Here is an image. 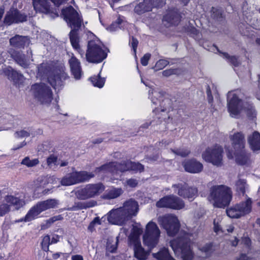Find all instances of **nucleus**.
<instances>
[{
	"label": "nucleus",
	"instance_id": "obj_1",
	"mask_svg": "<svg viewBox=\"0 0 260 260\" xmlns=\"http://www.w3.org/2000/svg\"><path fill=\"white\" fill-rule=\"evenodd\" d=\"M159 224L167 232L169 236L177 234L176 238L170 242V245L176 256L182 260H192L193 253L190 247L191 241L196 235L184 230H179L180 224L178 218L174 215L167 214L158 217Z\"/></svg>",
	"mask_w": 260,
	"mask_h": 260
},
{
	"label": "nucleus",
	"instance_id": "obj_2",
	"mask_svg": "<svg viewBox=\"0 0 260 260\" xmlns=\"http://www.w3.org/2000/svg\"><path fill=\"white\" fill-rule=\"evenodd\" d=\"M138 211V203L130 199L125 201L122 207L110 211L107 214V219L112 224L122 225L136 216Z\"/></svg>",
	"mask_w": 260,
	"mask_h": 260
},
{
	"label": "nucleus",
	"instance_id": "obj_3",
	"mask_svg": "<svg viewBox=\"0 0 260 260\" xmlns=\"http://www.w3.org/2000/svg\"><path fill=\"white\" fill-rule=\"evenodd\" d=\"M60 66H38L37 77L41 80L47 79L50 85L55 89L62 85V81L68 75Z\"/></svg>",
	"mask_w": 260,
	"mask_h": 260
},
{
	"label": "nucleus",
	"instance_id": "obj_4",
	"mask_svg": "<svg viewBox=\"0 0 260 260\" xmlns=\"http://www.w3.org/2000/svg\"><path fill=\"white\" fill-rule=\"evenodd\" d=\"M62 14L68 25L72 28L70 39L72 46L76 50L79 48L77 31L80 28L83 20L81 16L72 6L62 10Z\"/></svg>",
	"mask_w": 260,
	"mask_h": 260
},
{
	"label": "nucleus",
	"instance_id": "obj_5",
	"mask_svg": "<svg viewBox=\"0 0 260 260\" xmlns=\"http://www.w3.org/2000/svg\"><path fill=\"white\" fill-rule=\"evenodd\" d=\"M141 77V82H143L146 86H149L150 89L149 90V98L151 100L152 103L155 105L159 104V107H156L153 110V112L156 114L158 113L157 118L166 120V118L165 113H167L170 110V100L168 99L164 98L165 93L160 89L153 87V86H149L147 83L145 82L142 78L141 73H140Z\"/></svg>",
	"mask_w": 260,
	"mask_h": 260
},
{
	"label": "nucleus",
	"instance_id": "obj_6",
	"mask_svg": "<svg viewBox=\"0 0 260 260\" xmlns=\"http://www.w3.org/2000/svg\"><path fill=\"white\" fill-rule=\"evenodd\" d=\"M144 170V166L139 162H133L129 160L123 161L121 163L112 162L97 168L95 170V173H111L117 176L119 173L127 171L141 172Z\"/></svg>",
	"mask_w": 260,
	"mask_h": 260
},
{
	"label": "nucleus",
	"instance_id": "obj_7",
	"mask_svg": "<svg viewBox=\"0 0 260 260\" xmlns=\"http://www.w3.org/2000/svg\"><path fill=\"white\" fill-rule=\"evenodd\" d=\"M208 200L217 208H224L228 206L232 199L230 189L224 185H215L210 189Z\"/></svg>",
	"mask_w": 260,
	"mask_h": 260
},
{
	"label": "nucleus",
	"instance_id": "obj_8",
	"mask_svg": "<svg viewBox=\"0 0 260 260\" xmlns=\"http://www.w3.org/2000/svg\"><path fill=\"white\" fill-rule=\"evenodd\" d=\"M107 49L98 39L89 41L86 54L87 61L90 63H98L107 57Z\"/></svg>",
	"mask_w": 260,
	"mask_h": 260
},
{
	"label": "nucleus",
	"instance_id": "obj_9",
	"mask_svg": "<svg viewBox=\"0 0 260 260\" xmlns=\"http://www.w3.org/2000/svg\"><path fill=\"white\" fill-rule=\"evenodd\" d=\"M243 107L247 110V114L249 116L255 115V110L251 105H248L247 107L243 106L242 101L236 93L229 92L228 94V108L230 115L233 117H237Z\"/></svg>",
	"mask_w": 260,
	"mask_h": 260
},
{
	"label": "nucleus",
	"instance_id": "obj_10",
	"mask_svg": "<svg viewBox=\"0 0 260 260\" xmlns=\"http://www.w3.org/2000/svg\"><path fill=\"white\" fill-rule=\"evenodd\" d=\"M160 236V231L157 224L151 221L146 225L145 231L143 236L144 244L150 251L158 244Z\"/></svg>",
	"mask_w": 260,
	"mask_h": 260
},
{
	"label": "nucleus",
	"instance_id": "obj_11",
	"mask_svg": "<svg viewBox=\"0 0 260 260\" xmlns=\"http://www.w3.org/2000/svg\"><path fill=\"white\" fill-rule=\"evenodd\" d=\"M31 91L35 98L43 105H49L53 99V93L49 86L44 83L32 85Z\"/></svg>",
	"mask_w": 260,
	"mask_h": 260
},
{
	"label": "nucleus",
	"instance_id": "obj_12",
	"mask_svg": "<svg viewBox=\"0 0 260 260\" xmlns=\"http://www.w3.org/2000/svg\"><path fill=\"white\" fill-rule=\"evenodd\" d=\"M105 189L102 183L88 184L79 188L75 192L76 197L81 200H85L99 196Z\"/></svg>",
	"mask_w": 260,
	"mask_h": 260
},
{
	"label": "nucleus",
	"instance_id": "obj_13",
	"mask_svg": "<svg viewBox=\"0 0 260 260\" xmlns=\"http://www.w3.org/2000/svg\"><path fill=\"white\" fill-rule=\"evenodd\" d=\"M252 203L251 198H248L246 201L227 209V215L232 218H239L248 214L252 210Z\"/></svg>",
	"mask_w": 260,
	"mask_h": 260
},
{
	"label": "nucleus",
	"instance_id": "obj_14",
	"mask_svg": "<svg viewBox=\"0 0 260 260\" xmlns=\"http://www.w3.org/2000/svg\"><path fill=\"white\" fill-rule=\"evenodd\" d=\"M23 198L12 195L6 196L2 203L0 204V217L3 216L11 210L13 207L15 210H19L25 205Z\"/></svg>",
	"mask_w": 260,
	"mask_h": 260
},
{
	"label": "nucleus",
	"instance_id": "obj_15",
	"mask_svg": "<svg viewBox=\"0 0 260 260\" xmlns=\"http://www.w3.org/2000/svg\"><path fill=\"white\" fill-rule=\"evenodd\" d=\"M222 148L218 145L207 148L202 153V158L213 165L220 166L222 160Z\"/></svg>",
	"mask_w": 260,
	"mask_h": 260
},
{
	"label": "nucleus",
	"instance_id": "obj_16",
	"mask_svg": "<svg viewBox=\"0 0 260 260\" xmlns=\"http://www.w3.org/2000/svg\"><path fill=\"white\" fill-rule=\"evenodd\" d=\"M94 176L92 173L86 171L73 172L62 178L60 183L62 185L70 186L88 181Z\"/></svg>",
	"mask_w": 260,
	"mask_h": 260
},
{
	"label": "nucleus",
	"instance_id": "obj_17",
	"mask_svg": "<svg viewBox=\"0 0 260 260\" xmlns=\"http://www.w3.org/2000/svg\"><path fill=\"white\" fill-rule=\"evenodd\" d=\"M156 206L159 208L166 207L179 210L184 207L183 201L176 196H166L161 199L156 203Z\"/></svg>",
	"mask_w": 260,
	"mask_h": 260
},
{
	"label": "nucleus",
	"instance_id": "obj_18",
	"mask_svg": "<svg viewBox=\"0 0 260 260\" xmlns=\"http://www.w3.org/2000/svg\"><path fill=\"white\" fill-rule=\"evenodd\" d=\"M174 191L181 197L192 201L197 196L198 189L196 187H189L185 183L173 185Z\"/></svg>",
	"mask_w": 260,
	"mask_h": 260
},
{
	"label": "nucleus",
	"instance_id": "obj_19",
	"mask_svg": "<svg viewBox=\"0 0 260 260\" xmlns=\"http://www.w3.org/2000/svg\"><path fill=\"white\" fill-rule=\"evenodd\" d=\"M1 75H4L12 81L14 84L17 87H20L23 85L25 81L24 76L20 73L14 70L11 66L5 67L0 72Z\"/></svg>",
	"mask_w": 260,
	"mask_h": 260
},
{
	"label": "nucleus",
	"instance_id": "obj_20",
	"mask_svg": "<svg viewBox=\"0 0 260 260\" xmlns=\"http://www.w3.org/2000/svg\"><path fill=\"white\" fill-rule=\"evenodd\" d=\"M27 16L17 9H11L7 12L4 18L5 24L10 25L26 21Z\"/></svg>",
	"mask_w": 260,
	"mask_h": 260
},
{
	"label": "nucleus",
	"instance_id": "obj_21",
	"mask_svg": "<svg viewBox=\"0 0 260 260\" xmlns=\"http://www.w3.org/2000/svg\"><path fill=\"white\" fill-rule=\"evenodd\" d=\"M162 0H143L135 6L134 11L141 15L151 11L153 8L162 6Z\"/></svg>",
	"mask_w": 260,
	"mask_h": 260
},
{
	"label": "nucleus",
	"instance_id": "obj_22",
	"mask_svg": "<svg viewBox=\"0 0 260 260\" xmlns=\"http://www.w3.org/2000/svg\"><path fill=\"white\" fill-rule=\"evenodd\" d=\"M250 153L245 148L234 151V155L229 151L227 154L229 158L235 157L236 162L240 165H248L250 162Z\"/></svg>",
	"mask_w": 260,
	"mask_h": 260
},
{
	"label": "nucleus",
	"instance_id": "obj_23",
	"mask_svg": "<svg viewBox=\"0 0 260 260\" xmlns=\"http://www.w3.org/2000/svg\"><path fill=\"white\" fill-rule=\"evenodd\" d=\"M183 166L185 170L190 173H199L203 170V164L194 158L184 160Z\"/></svg>",
	"mask_w": 260,
	"mask_h": 260
},
{
	"label": "nucleus",
	"instance_id": "obj_24",
	"mask_svg": "<svg viewBox=\"0 0 260 260\" xmlns=\"http://www.w3.org/2000/svg\"><path fill=\"white\" fill-rule=\"evenodd\" d=\"M180 20V16L178 10L174 9L169 10L167 14L164 16L162 21L164 24L169 27L171 25L178 24Z\"/></svg>",
	"mask_w": 260,
	"mask_h": 260
},
{
	"label": "nucleus",
	"instance_id": "obj_25",
	"mask_svg": "<svg viewBox=\"0 0 260 260\" xmlns=\"http://www.w3.org/2000/svg\"><path fill=\"white\" fill-rule=\"evenodd\" d=\"M230 139L234 151L245 148V136L242 133L237 132L233 135H230Z\"/></svg>",
	"mask_w": 260,
	"mask_h": 260
},
{
	"label": "nucleus",
	"instance_id": "obj_26",
	"mask_svg": "<svg viewBox=\"0 0 260 260\" xmlns=\"http://www.w3.org/2000/svg\"><path fill=\"white\" fill-rule=\"evenodd\" d=\"M129 244L133 247L135 256L139 260H145L149 254V251H147L142 247L140 241H134Z\"/></svg>",
	"mask_w": 260,
	"mask_h": 260
},
{
	"label": "nucleus",
	"instance_id": "obj_27",
	"mask_svg": "<svg viewBox=\"0 0 260 260\" xmlns=\"http://www.w3.org/2000/svg\"><path fill=\"white\" fill-rule=\"evenodd\" d=\"M10 45L15 48H21L29 44V38L27 36L15 35L10 39Z\"/></svg>",
	"mask_w": 260,
	"mask_h": 260
},
{
	"label": "nucleus",
	"instance_id": "obj_28",
	"mask_svg": "<svg viewBox=\"0 0 260 260\" xmlns=\"http://www.w3.org/2000/svg\"><path fill=\"white\" fill-rule=\"evenodd\" d=\"M32 3L37 12L46 14L51 12L50 3L47 0H32Z\"/></svg>",
	"mask_w": 260,
	"mask_h": 260
},
{
	"label": "nucleus",
	"instance_id": "obj_29",
	"mask_svg": "<svg viewBox=\"0 0 260 260\" xmlns=\"http://www.w3.org/2000/svg\"><path fill=\"white\" fill-rule=\"evenodd\" d=\"M247 141L251 149L253 151L260 150V134L255 131L250 134L247 138Z\"/></svg>",
	"mask_w": 260,
	"mask_h": 260
},
{
	"label": "nucleus",
	"instance_id": "obj_30",
	"mask_svg": "<svg viewBox=\"0 0 260 260\" xmlns=\"http://www.w3.org/2000/svg\"><path fill=\"white\" fill-rule=\"evenodd\" d=\"M210 51L215 53H216V51H217L219 53L221 57L226 59L229 63H232L233 65L240 63L238 57L234 55H230L226 52H221L215 46H212L210 49Z\"/></svg>",
	"mask_w": 260,
	"mask_h": 260
},
{
	"label": "nucleus",
	"instance_id": "obj_31",
	"mask_svg": "<svg viewBox=\"0 0 260 260\" xmlns=\"http://www.w3.org/2000/svg\"><path fill=\"white\" fill-rule=\"evenodd\" d=\"M59 204V201L56 199H49L38 203L37 205L41 213L46 210L55 208Z\"/></svg>",
	"mask_w": 260,
	"mask_h": 260
},
{
	"label": "nucleus",
	"instance_id": "obj_32",
	"mask_svg": "<svg viewBox=\"0 0 260 260\" xmlns=\"http://www.w3.org/2000/svg\"><path fill=\"white\" fill-rule=\"evenodd\" d=\"M97 202L94 200H90L85 202H80L75 203L74 205L71 207L68 208V210L76 211L81 209H85L93 207L96 206Z\"/></svg>",
	"mask_w": 260,
	"mask_h": 260
},
{
	"label": "nucleus",
	"instance_id": "obj_33",
	"mask_svg": "<svg viewBox=\"0 0 260 260\" xmlns=\"http://www.w3.org/2000/svg\"><path fill=\"white\" fill-rule=\"evenodd\" d=\"M153 256L157 260H175L170 254L167 248L163 247L156 253H152Z\"/></svg>",
	"mask_w": 260,
	"mask_h": 260
},
{
	"label": "nucleus",
	"instance_id": "obj_34",
	"mask_svg": "<svg viewBox=\"0 0 260 260\" xmlns=\"http://www.w3.org/2000/svg\"><path fill=\"white\" fill-rule=\"evenodd\" d=\"M143 232V228L140 223H136L133 225L132 233L129 237V243H134L137 240L140 241V235Z\"/></svg>",
	"mask_w": 260,
	"mask_h": 260
},
{
	"label": "nucleus",
	"instance_id": "obj_35",
	"mask_svg": "<svg viewBox=\"0 0 260 260\" xmlns=\"http://www.w3.org/2000/svg\"><path fill=\"white\" fill-rule=\"evenodd\" d=\"M123 193V190L120 188H114L107 190L104 196V198L107 199H113L119 197Z\"/></svg>",
	"mask_w": 260,
	"mask_h": 260
},
{
	"label": "nucleus",
	"instance_id": "obj_36",
	"mask_svg": "<svg viewBox=\"0 0 260 260\" xmlns=\"http://www.w3.org/2000/svg\"><path fill=\"white\" fill-rule=\"evenodd\" d=\"M41 213L40 211L37 207V205L32 207L25 215V219L28 222L37 218L38 216Z\"/></svg>",
	"mask_w": 260,
	"mask_h": 260
},
{
	"label": "nucleus",
	"instance_id": "obj_37",
	"mask_svg": "<svg viewBox=\"0 0 260 260\" xmlns=\"http://www.w3.org/2000/svg\"><path fill=\"white\" fill-rule=\"evenodd\" d=\"M54 179V176H43L39 177L37 179V182L39 183L38 189L39 187L44 188L45 186L49 183H52Z\"/></svg>",
	"mask_w": 260,
	"mask_h": 260
},
{
	"label": "nucleus",
	"instance_id": "obj_38",
	"mask_svg": "<svg viewBox=\"0 0 260 260\" xmlns=\"http://www.w3.org/2000/svg\"><path fill=\"white\" fill-rule=\"evenodd\" d=\"M100 74V73L97 76L90 77V80L94 86L101 88L105 85V79L101 78Z\"/></svg>",
	"mask_w": 260,
	"mask_h": 260
},
{
	"label": "nucleus",
	"instance_id": "obj_39",
	"mask_svg": "<svg viewBox=\"0 0 260 260\" xmlns=\"http://www.w3.org/2000/svg\"><path fill=\"white\" fill-rule=\"evenodd\" d=\"M125 22L122 19L119 17L117 20L113 22L109 26H108L107 29L111 32L117 30L118 28H122L125 24Z\"/></svg>",
	"mask_w": 260,
	"mask_h": 260
},
{
	"label": "nucleus",
	"instance_id": "obj_40",
	"mask_svg": "<svg viewBox=\"0 0 260 260\" xmlns=\"http://www.w3.org/2000/svg\"><path fill=\"white\" fill-rule=\"evenodd\" d=\"M237 190L244 194L248 188V185L244 179H239L236 184Z\"/></svg>",
	"mask_w": 260,
	"mask_h": 260
},
{
	"label": "nucleus",
	"instance_id": "obj_41",
	"mask_svg": "<svg viewBox=\"0 0 260 260\" xmlns=\"http://www.w3.org/2000/svg\"><path fill=\"white\" fill-rule=\"evenodd\" d=\"M39 160L38 158L30 159L28 156L24 157L21 162V164L25 165L28 168L35 167L38 165Z\"/></svg>",
	"mask_w": 260,
	"mask_h": 260
},
{
	"label": "nucleus",
	"instance_id": "obj_42",
	"mask_svg": "<svg viewBox=\"0 0 260 260\" xmlns=\"http://www.w3.org/2000/svg\"><path fill=\"white\" fill-rule=\"evenodd\" d=\"M47 164L50 169H55L59 165V160L56 156L51 155L47 159Z\"/></svg>",
	"mask_w": 260,
	"mask_h": 260
},
{
	"label": "nucleus",
	"instance_id": "obj_43",
	"mask_svg": "<svg viewBox=\"0 0 260 260\" xmlns=\"http://www.w3.org/2000/svg\"><path fill=\"white\" fill-rule=\"evenodd\" d=\"M183 60L173 59H159L155 64V65H172L177 63H183Z\"/></svg>",
	"mask_w": 260,
	"mask_h": 260
},
{
	"label": "nucleus",
	"instance_id": "obj_44",
	"mask_svg": "<svg viewBox=\"0 0 260 260\" xmlns=\"http://www.w3.org/2000/svg\"><path fill=\"white\" fill-rule=\"evenodd\" d=\"M72 75L76 80H79L82 75L81 66H70Z\"/></svg>",
	"mask_w": 260,
	"mask_h": 260
},
{
	"label": "nucleus",
	"instance_id": "obj_45",
	"mask_svg": "<svg viewBox=\"0 0 260 260\" xmlns=\"http://www.w3.org/2000/svg\"><path fill=\"white\" fill-rule=\"evenodd\" d=\"M212 248V244L211 243H207L203 247H200L199 250L203 253V255L202 258H204L209 256L210 254Z\"/></svg>",
	"mask_w": 260,
	"mask_h": 260
},
{
	"label": "nucleus",
	"instance_id": "obj_46",
	"mask_svg": "<svg viewBox=\"0 0 260 260\" xmlns=\"http://www.w3.org/2000/svg\"><path fill=\"white\" fill-rule=\"evenodd\" d=\"M35 136L30 130H25L22 129L19 131H17L15 133L14 136L17 138H23L29 137V136Z\"/></svg>",
	"mask_w": 260,
	"mask_h": 260
},
{
	"label": "nucleus",
	"instance_id": "obj_47",
	"mask_svg": "<svg viewBox=\"0 0 260 260\" xmlns=\"http://www.w3.org/2000/svg\"><path fill=\"white\" fill-rule=\"evenodd\" d=\"M51 244L50 237L48 235H46L43 237L41 243L42 248L45 251L49 250V246Z\"/></svg>",
	"mask_w": 260,
	"mask_h": 260
},
{
	"label": "nucleus",
	"instance_id": "obj_48",
	"mask_svg": "<svg viewBox=\"0 0 260 260\" xmlns=\"http://www.w3.org/2000/svg\"><path fill=\"white\" fill-rule=\"evenodd\" d=\"M118 237H117L116 239L114 241V244H112L110 243V240L109 239L107 242V250L111 252H114L117 249V244H118Z\"/></svg>",
	"mask_w": 260,
	"mask_h": 260
},
{
	"label": "nucleus",
	"instance_id": "obj_49",
	"mask_svg": "<svg viewBox=\"0 0 260 260\" xmlns=\"http://www.w3.org/2000/svg\"><path fill=\"white\" fill-rule=\"evenodd\" d=\"M176 154L182 157H186L190 153V150L186 148H179L176 150H172Z\"/></svg>",
	"mask_w": 260,
	"mask_h": 260
},
{
	"label": "nucleus",
	"instance_id": "obj_50",
	"mask_svg": "<svg viewBox=\"0 0 260 260\" xmlns=\"http://www.w3.org/2000/svg\"><path fill=\"white\" fill-rule=\"evenodd\" d=\"M180 73V71L178 69H170L166 70L162 72V75L164 77H168L172 75H177Z\"/></svg>",
	"mask_w": 260,
	"mask_h": 260
},
{
	"label": "nucleus",
	"instance_id": "obj_51",
	"mask_svg": "<svg viewBox=\"0 0 260 260\" xmlns=\"http://www.w3.org/2000/svg\"><path fill=\"white\" fill-rule=\"evenodd\" d=\"M16 62L19 65H24L25 63V55L22 53H18L14 57Z\"/></svg>",
	"mask_w": 260,
	"mask_h": 260
},
{
	"label": "nucleus",
	"instance_id": "obj_52",
	"mask_svg": "<svg viewBox=\"0 0 260 260\" xmlns=\"http://www.w3.org/2000/svg\"><path fill=\"white\" fill-rule=\"evenodd\" d=\"M220 220L219 218L214 219L213 224H214V231L217 234L219 233L220 232L223 233V231L222 228L220 226Z\"/></svg>",
	"mask_w": 260,
	"mask_h": 260
},
{
	"label": "nucleus",
	"instance_id": "obj_53",
	"mask_svg": "<svg viewBox=\"0 0 260 260\" xmlns=\"http://www.w3.org/2000/svg\"><path fill=\"white\" fill-rule=\"evenodd\" d=\"M129 44L132 48L135 56H136V51L138 44V41L134 37H132L129 40Z\"/></svg>",
	"mask_w": 260,
	"mask_h": 260
},
{
	"label": "nucleus",
	"instance_id": "obj_54",
	"mask_svg": "<svg viewBox=\"0 0 260 260\" xmlns=\"http://www.w3.org/2000/svg\"><path fill=\"white\" fill-rule=\"evenodd\" d=\"M138 183V181L137 180L131 178L127 180L125 184L131 187H135L137 185Z\"/></svg>",
	"mask_w": 260,
	"mask_h": 260
},
{
	"label": "nucleus",
	"instance_id": "obj_55",
	"mask_svg": "<svg viewBox=\"0 0 260 260\" xmlns=\"http://www.w3.org/2000/svg\"><path fill=\"white\" fill-rule=\"evenodd\" d=\"M213 11V16L212 17L214 18H216L217 19H219L220 18L222 17V13L221 11L220 10H218L215 8L212 9Z\"/></svg>",
	"mask_w": 260,
	"mask_h": 260
},
{
	"label": "nucleus",
	"instance_id": "obj_56",
	"mask_svg": "<svg viewBox=\"0 0 260 260\" xmlns=\"http://www.w3.org/2000/svg\"><path fill=\"white\" fill-rule=\"evenodd\" d=\"M150 54L146 53L145 54L143 57L141 58V61L142 65H147L148 63V60L150 58Z\"/></svg>",
	"mask_w": 260,
	"mask_h": 260
},
{
	"label": "nucleus",
	"instance_id": "obj_57",
	"mask_svg": "<svg viewBox=\"0 0 260 260\" xmlns=\"http://www.w3.org/2000/svg\"><path fill=\"white\" fill-rule=\"evenodd\" d=\"M241 243L244 244L246 247H248L251 243L250 239L248 237H244L242 238Z\"/></svg>",
	"mask_w": 260,
	"mask_h": 260
},
{
	"label": "nucleus",
	"instance_id": "obj_58",
	"mask_svg": "<svg viewBox=\"0 0 260 260\" xmlns=\"http://www.w3.org/2000/svg\"><path fill=\"white\" fill-rule=\"evenodd\" d=\"M206 89L208 102L209 103H211L213 102V98L212 95H211V91L209 86H207Z\"/></svg>",
	"mask_w": 260,
	"mask_h": 260
},
{
	"label": "nucleus",
	"instance_id": "obj_59",
	"mask_svg": "<svg viewBox=\"0 0 260 260\" xmlns=\"http://www.w3.org/2000/svg\"><path fill=\"white\" fill-rule=\"evenodd\" d=\"M70 65H79L80 62L74 56H72L69 60Z\"/></svg>",
	"mask_w": 260,
	"mask_h": 260
},
{
	"label": "nucleus",
	"instance_id": "obj_60",
	"mask_svg": "<svg viewBox=\"0 0 260 260\" xmlns=\"http://www.w3.org/2000/svg\"><path fill=\"white\" fill-rule=\"evenodd\" d=\"M51 2L57 7L63 4L68 0H51Z\"/></svg>",
	"mask_w": 260,
	"mask_h": 260
},
{
	"label": "nucleus",
	"instance_id": "obj_61",
	"mask_svg": "<svg viewBox=\"0 0 260 260\" xmlns=\"http://www.w3.org/2000/svg\"><path fill=\"white\" fill-rule=\"evenodd\" d=\"M60 237L57 235H53L51 239H50L51 244H55L58 241H59Z\"/></svg>",
	"mask_w": 260,
	"mask_h": 260
},
{
	"label": "nucleus",
	"instance_id": "obj_62",
	"mask_svg": "<svg viewBox=\"0 0 260 260\" xmlns=\"http://www.w3.org/2000/svg\"><path fill=\"white\" fill-rule=\"evenodd\" d=\"M26 143L25 141H23L21 143H20V144L17 145H15L14 146L13 148H12V150H17L22 147H23V146H24L25 145H26Z\"/></svg>",
	"mask_w": 260,
	"mask_h": 260
},
{
	"label": "nucleus",
	"instance_id": "obj_63",
	"mask_svg": "<svg viewBox=\"0 0 260 260\" xmlns=\"http://www.w3.org/2000/svg\"><path fill=\"white\" fill-rule=\"evenodd\" d=\"M83 257L81 255H73L71 257V260H83Z\"/></svg>",
	"mask_w": 260,
	"mask_h": 260
},
{
	"label": "nucleus",
	"instance_id": "obj_64",
	"mask_svg": "<svg viewBox=\"0 0 260 260\" xmlns=\"http://www.w3.org/2000/svg\"><path fill=\"white\" fill-rule=\"evenodd\" d=\"M60 219V216H54L51 218H50L48 220V222L49 223H53L54 221H57L58 220H59Z\"/></svg>",
	"mask_w": 260,
	"mask_h": 260
}]
</instances>
